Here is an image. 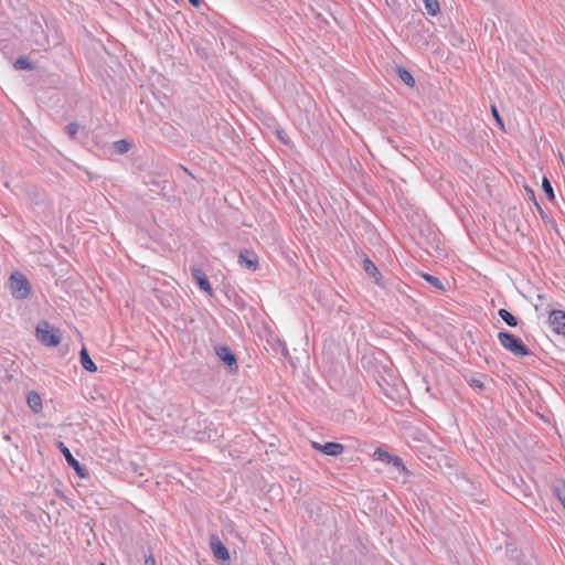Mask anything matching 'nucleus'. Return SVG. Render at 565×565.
Instances as JSON below:
<instances>
[{
  "label": "nucleus",
  "mask_w": 565,
  "mask_h": 565,
  "mask_svg": "<svg viewBox=\"0 0 565 565\" xmlns=\"http://www.w3.org/2000/svg\"><path fill=\"white\" fill-rule=\"evenodd\" d=\"M35 334L36 339L46 347H56L62 339L60 330L53 328L47 321L38 323Z\"/></svg>",
  "instance_id": "nucleus-1"
},
{
  "label": "nucleus",
  "mask_w": 565,
  "mask_h": 565,
  "mask_svg": "<svg viewBox=\"0 0 565 565\" xmlns=\"http://www.w3.org/2000/svg\"><path fill=\"white\" fill-rule=\"evenodd\" d=\"M498 339L500 344L515 356H526L530 354L529 349L522 340L510 332H499Z\"/></svg>",
  "instance_id": "nucleus-2"
},
{
  "label": "nucleus",
  "mask_w": 565,
  "mask_h": 565,
  "mask_svg": "<svg viewBox=\"0 0 565 565\" xmlns=\"http://www.w3.org/2000/svg\"><path fill=\"white\" fill-rule=\"evenodd\" d=\"M11 294L17 299H25L31 292V285L26 277L21 273H13L9 279Z\"/></svg>",
  "instance_id": "nucleus-3"
},
{
  "label": "nucleus",
  "mask_w": 565,
  "mask_h": 565,
  "mask_svg": "<svg viewBox=\"0 0 565 565\" xmlns=\"http://www.w3.org/2000/svg\"><path fill=\"white\" fill-rule=\"evenodd\" d=\"M548 323L553 331L562 334L565 338V312L562 310H551L548 316Z\"/></svg>",
  "instance_id": "nucleus-4"
},
{
  "label": "nucleus",
  "mask_w": 565,
  "mask_h": 565,
  "mask_svg": "<svg viewBox=\"0 0 565 565\" xmlns=\"http://www.w3.org/2000/svg\"><path fill=\"white\" fill-rule=\"evenodd\" d=\"M216 355L228 367L230 372L237 371V361L235 354L227 347L216 348Z\"/></svg>",
  "instance_id": "nucleus-5"
},
{
  "label": "nucleus",
  "mask_w": 565,
  "mask_h": 565,
  "mask_svg": "<svg viewBox=\"0 0 565 565\" xmlns=\"http://www.w3.org/2000/svg\"><path fill=\"white\" fill-rule=\"evenodd\" d=\"M210 547L217 559L222 562L230 561L227 547L214 534L210 536Z\"/></svg>",
  "instance_id": "nucleus-6"
},
{
  "label": "nucleus",
  "mask_w": 565,
  "mask_h": 565,
  "mask_svg": "<svg viewBox=\"0 0 565 565\" xmlns=\"http://www.w3.org/2000/svg\"><path fill=\"white\" fill-rule=\"evenodd\" d=\"M192 278L195 280L200 289L209 294L210 296L213 294L212 286L207 279L206 274L200 267H191Z\"/></svg>",
  "instance_id": "nucleus-7"
},
{
  "label": "nucleus",
  "mask_w": 565,
  "mask_h": 565,
  "mask_svg": "<svg viewBox=\"0 0 565 565\" xmlns=\"http://www.w3.org/2000/svg\"><path fill=\"white\" fill-rule=\"evenodd\" d=\"M33 43L41 50L46 51L50 47L47 35L44 33L42 25L35 22L32 30Z\"/></svg>",
  "instance_id": "nucleus-8"
},
{
  "label": "nucleus",
  "mask_w": 565,
  "mask_h": 565,
  "mask_svg": "<svg viewBox=\"0 0 565 565\" xmlns=\"http://www.w3.org/2000/svg\"><path fill=\"white\" fill-rule=\"evenodd\" d=\"M238 264L249 270H256L258 266L257 255L248 249L242 250L238 256Z\"/></svg>",
  "instance_id": "nucleus-9"
},
{
  "label": "nucleus",
  "mask_w": 565,
  "mask_h": 565,
  "mask_svg": "<svg viewBox=\"0 0 565 565\" xmlns=\"http://www.w3.org/2000/svg\"><path fill=\"white\" fill-rule=\"evenodd\" d=\"M58 449L65 457V460L67 463L75 469V471L78 473L79 477H85L86 469L81 466V463L73 457L70 449L62 443H58Z\"/></svg>",
  "instance_id": "nucleus-10"
},
{
  "label": "nucleus",
  "mask_w": 565,
  "mask_h": 565,
  "mask_svg": "<svg viewBox=\"0 0 565 565\" xmlns=\"http://www.w3.org/2000/svg\"><path fill=\"white\" fill-rule=\"evenodd\" d=\"M363 269L369 275V277L373 278L374 282L380 286L384 287V282L382 279V275L379 270V268L375 266V264L367 257L363 259Z\"/></svg>",
  "instance_id": "nucleus-11"
},
{
  "label": "nucleus",
  "mask_w": 565,
  "mask_h": 565,
  "mask_svg": "<svg viewBox=\"0 0 565 565\" xmlns=\"http://www.w3.org/2000/svg\"><path fill=\"white\" fill-rule=\"evenodd\" d=\"M344 451V446L339 443L328 441L322 445L321 452L327 456L338 457Z\"/></svg>",
  "instance_id": "nucleus-12"
},
{
  "label": "nucleus",
  "mask_w": 565,
  "mask_h": 565,
  "mask_svg": "<svg viewBox=\"0 0 565 565\" xmlns=\"http://www.w3.org/2000/svg\"><path fill=\"white\" fill-rule=\"evenodd\" d=\"M79 361H81L82 366L86 371H88L90 373H94L97 371L96 364L93 362V360L90 359V356L85 348H83L79 352Z\"/></svg>",
  "instance_id": "nucleus-13"
},
{
  "label": "nucleus",
  "mask_w": 565,
  "mask_h": 565,
  "mask_svg": "<svg viewBox=\"0 0 565 565\" xmlns=\"http://www.w3.org/2000/svg\"><path fill=\"white\" fill-rule=\"evenodd\" d=\"M26 403L34 413H39L42 409L41 396L34 391L29 392Z\"/></svg>",
  "instance_id": "nucleus-14"
},
{
  "label": "nucleus",
  "mask_w": 565,
  "mask_h": 565,
  "mask_svg": "<svg viewBox=\"0 0 565 565\" xmlns=\"http://www.w3.org/2000/svg\"><path fill=\"white\" fill-rule=\"evenodd\" d=\"M498 313L509 327L518 326V319L507 309H500Z\"/></svg>",
  "instance_id": "nucleus-15"
},
{
  "label": "nucleus",
  "mask_w": 565,
  "mask_h": 565,
  "mask_svg": "<svg viewBox=\"0 0 565 565\" xmlns=\"http://www.w3.org/2000/svg\"><path fill=\"white\" fill-rule=\"evenodd\" d=\"M15 70H34L35 65L32 64L25 56H20L13 63Z\"/></svg>",
  "instance_id": "nucleus-16"
},
{
  "label": "nucleus",
  "mask_w": 565,
  "mask_h": 565,
  "mask_svg": "<svg viewBox=\"0 0 565 565\" xmlns=\"http://www.w3.org/2000/svg\"><path fill=\"white\" fill-rule=\"evenodd\" d=\"M397 74L399 78L409 87H413L415 85V79L413 75L405 68L398 66L397 67Z\"/></svg>",
  "instance_id": "nucleus-17"
},
{
  "label": "nucleus",
  "mask_w": 565,
  "mask_h": 565,
  "mask_svg": "<svg viewBox=\"0 0 565 565\" xmlns=\"http://www.w3.org/2000/svg\"><path fill=\"white\" fill-rule=\"evenodd\" d=\"M425 9L428 14L436 15L439 12V2L438 0H425Z\"/></svg>",
  "instance_id": "nucleus-18"
},
{
  "label": "nucleus",
  "mask_w": 565,
  "mask_h": 565,
  "mask_svg": "<svg viewBox=\"0 0 565 565\" xmlns=\"http://www.w3.org/2000/svg\"><path fill=\"white\" fill-rule=\"evenodd\" d=\"M553 490L561 502L565 500V481H558Z\"/></svg>",
  "instance_id": "nucleus-19"
},
{
  "label": "nucleus",
  "mask_w": 565,
  "mask_h": 565,
  "mask_svg": "<svg viewBox=\"0 0 565 565\" xmlns=\"http://www.w3.org/2000/svg\"><path fill=\"white\" fill-rule=\"evenodd\" d=\"M422 277L428 281L429 284H431L434 287H436L437 289H440L443 290L444 289V285L443 282L440 281L439 278L435 277V276H431L429 274H422Z\"/></svg>",
  "instance_id": "nucleus-20"
},
{
  "label": "nucleus",
  "mask_w": 565,
  "mask_h": 565,
  "mask_svg": "<svg viewBox=\"0 0 565 565\" xmlns=\"http://www.w3.org/2000/svg\"><path fill=\"white\" fill-rule=\"evenodd\" d=\"M542 188H543V191L545 192V194L547 195V198L551 201L554 200V198H555L554 191H553L552 184L547 178H543Z\"/></svg>",
  "instance_id": "nucleus-21"
},
{
  "label": "nucleus",
  "mask_w": 565,
  "mask_h": 565,
  "mask_svg": "<svg viewBox=\"0 0 565 565\" xmlns=\"http://www.w3.org/2000/svg\"><path fill=\"white\" fill-rule=\"evenodd\" d=\"M374 456L379 459V460H382L386 463H391V459L393 457V455L388 454L387 451L385 450H382L381 448H377L375 451H374Z\"/></svg>",
  "instance_id": "nucleus-22"
},
{
  "label": "nucleus",
  "mask_w": 565,
  "mask_h": 565,
  "mask_svg": "<svg viewBox=\"0 0 565 565\" xmlns=\"http://www.w3.org/2000/svg\"><path fill=\"white\" fill-rule=\"evenodd\" d=\"M115 148H116L117 152L125 153V152L129 151L130 143L124 139L118 140L115 142Z\"/></svg>",
  "instance_id": "nucleus-23"
},
{
  "label": "nucleus",
  "mask_w": 565,
  "mask_h": 565,
  "mask_svg": "<svg viewBox=\"0 0 565 565\" xmlns=\"http://www.w3.org/2000/svg\"><path fill=\"white\" fill-rule=\"evenodd\" d=\"M181 173H183V174H185V175L190 177L191 179H194V177L192 175V173H191V172H190L185 167H183V166H179L177 177H178L180 180L184 181V182L190 186V181H189V180H186L185 178H183V175H182Z\"/></svg>",
  "instance_id": "nucleus-24"
},
{
  "label": "nucleus",
  "mask_w": 565,
  "mask_h": 565,
  "mask_svg": "<svg viewBox=\"0 0 565 565\" xmlns=\"http://www.w3.org/2000/svg\"><path fill=\"white\" fill-rule=\"evenodd\" d=\"M79 126L76 122H71L65 127L66 134L71 139H75L78 132Z\"/></svg>",
  "instance_id": "nucleus-25"
},
{
  "label": "nucleus",
  "mask_w": 565,
  "mask_h": 565,
  "mask_svg": "<svg viewBox=\"0 0 565 565\" xmlns=\"http://www.w3.org/2000/svg\"><path fill=\"white\" fill-rule=\"evenodd\" d=\"M391 465H393L397 470H401V471H405L406 468L402 461V459L397 456H394L392 457L391 459Z\"/></svg>",
  "instance_id": "nucleus-26"
},
{
  "label": "nucleus",
  "mask_w": 565,
  "mask_h": 565,
  "mask_svg": "<svg viewBox=\"0 0 565 565\" xmlns=\"http://www.w3.org/2000/svg\"><path fill=\"white\" fill-rule=\"evenodd\" d=\"M491 110H492V115H493V117L495 118V120L498 121V124H499L500 126H503V122H502V119H501V117H500V115H499L498 109H497L494 106H492Z\"/></svg>",
  "instance_id": "nucleus-27"
},
{
  "label": "nucleus",
  "mask_w": 565,
  "mask_h": 565,
  "mask_svg": "<svg viewBox=\"0 0 565 565\" xmlns=\"http://www.w3.org/2000/svg\"><path fill=\"white\" fill-rule=\"evenodd\" d=\"M145 565H156V559L152 554L145 555Z\"/></svg>",
  "instance_id": "nucleus-28"
},
{
  "label": "nucleus",
  "mask_w": 565,
  "mask_h": 565,
  "mask_svg": "<svg viewBox=\"0 0 565 565\" xmlns=\"http://www.w3.org/2000/svg\"><path fill=\"white\" fill-rule=\"evenodd\" d=\"M311 445H312V447H313L316 450L321 451V448H322V445H323V444H320V443H318V441H312V444H311Z\"/></svg>",
  "instance_id": "nucleus-29"
},
{
  "label": "nucleus",
  "mask_w": 565,
  "mask_h": 565,
  "mask_svg": "<svg viewBox=\"0 0 565 565\" xmlns=\"http://www.w3.org/2000/svg\"><path fill=\"white\" fill-rule=\"evenodd\" d=\"M189 2L195 7V8H199L202 3V0H189Z\"/></svg>",
  "instance_id": "nucleus-30"
},
{
  "label": "nucleus",
  "mask_w": 565,
  "mask_h": 565,
  "mask_svg": "<svg viewBox=\"0 0 565 565\" xmlns=\"http://www.w3.org/2000/svg\"><path fill=\"white\" fill-rule=\"evenodd\" d=\"M473 384L479 387V388H482L483 387V384L479 381H473Z\"/></svg>",
  "instance_id": "nucleus-31"
},
{
  "label": "nucleus",
  "mask_w": 565,
  "mask_h": 565,
  "mask_svg": "<svg viewBox=\"0 0 565 565\" xmlns=\"http://www.w3.org/2000/svg\"><path fill=\"white\" fill-rule=\"evenodd\" d=\"M531 200H533V201H534V203H535V205L537 206V209H539L540 211H542V210H541V207H540V205H539V204H537V202L535 201V198H534V196H531Z\"/></svg>",
  "instance_id": "nucleus-32"
},
{
  "label": "nucleus",
  "mask_w": 565,
  "mask_h": 565,
  "mask_svg": "<svg viewBox=\"0 0 565 565\" xmlns=\"http://www.w3.org/2000/svg\"><path fill=\"white\" fill-rule=\"evenodd\" d=\"M102 565H104V564H102Z\"/></svg>",
  "instance_id": "nucleus-33"
}]
</instances>
